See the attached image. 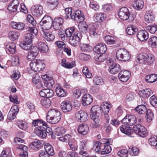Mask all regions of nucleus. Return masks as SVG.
Here are the masks:
<instances>
[{"instance_id": "11", "label": "nucleus", "mask_w": 157, "mask_h": 157, "mask_svg": "<svg viewBox=\"0 0 157 157\" xmlns=\"http://www.w3.org/2000/svg\"><path fill=\"white\" fill-rule=\"evenodd\" d=\"M44 126H39L35 129V132L36 134L42 138H44L47 136L45 132L46 128Z\"/></svg>"}, {"instance_id": "64", "label": "nucleus", "mask_w": 157, "mask_h": 157, "mask_svg": "<svg viewBox=\"0 0 157 157\" xmlns=\"http://www.w3.org/2000/svg\"><path fill=\"white\" fill-rule=\"evenodd\" d=\"M149 144L153 146H154L157 144V138L155 136L151 137L148 140Z\"/></svg>"}, {"instance_id": "7", "label": "nucleus", "mask_w": 157, "mask_h": 157, "mask_svg": "<svg viewBox=\"0 0 157 157\" xmlns=\"http://www.w3.org/2000/svg\"><path fill=\"white\" fill-rule=\"evenodd\" d=\"M102 142H104V145L102 150L101 151V154L102 155L107 154L110 153L112 150L111 147L108 144H111L112 143L113 140L111 139H104L101 140Z\"/></svg>"}, {"instance_id": "18", "label": "nucleus", "mask_w": 157, "mask_h": 157, "mask_svg": "<svg viewBox=\"0 0 157 157\" xmlns=\"http://www.w3.org/2000/svg\"><path fill=\"white\" fill-rule=\"evenodd\" d=\"M101 107H102V109L104 112L105 117L108 122L109 121V117L107 114L109 112L110 108L111 107V105L109 103L104 102L101 103Z\"/></svg>"}, {"instance_id": "20", "label": "nucleus", "mask_w": 157, "mask_h": 157, "mask_svg": "<svg viewBox=\"0 0 157 157\" xmlns=\"http://www.w3.org/2000/svg\"><path fill=\"white\" fill-rule=\"evenodd\" d=\"M17 148L20 150V152L19 155L20 157H27L28 156V148L27 146L21 144L19 145Z\"/></svg>"}, {"instance_id": "12", "label": "nucleus", "mask_w": 157, "mask_h": 157, "mask_svg": "<svg viewBox=\"0 0 157 157\" xmlns=\"http://www.w3.org/2000/svg\"><path fill=\"white\" fill-rule=\"evenodd\" d=\"M19 108L17 105L12 106L9 111L7 115V118L10 120H13L18 113Z\"/></svg>"}, {"instance_id": "10", "label": "nucleus", "mask_w": 157, "mask_h": 157, "mask_svg": "<svg viewBox=\"0 0 157 157\" xmlns=\"http://www.w3.org/2000/svg\"><path fill=\"white\" fill-rule=\"evenodd\" d=\"M118 15L120 19L123 20H126L129 18L130 14L128 9L123 7L120 9Z\"/></svg>"}, {"instance_id": "1", "label": "nucleus", "mask_w": 157, "mask_h": 157, "mask_svg": "<svg viewBox=\"0 0 157 157\" xmlns=\"http://www.w3.org/2000/svg\"><path fill=\"white\" fill-rule=\"evenodd\" d=\"M26 29L30 33L25 35L24 42L20 44V46L21 48L25 50L30 49L32 47L31 44L32 40L34 38V36H36L38 33L37 29L34 27H28Z\"/></svg>"}, {"instance_id": "40", "label": "nucleus", "mask_w": 157, "mask_h": 157, "mask_svg": "<svg viewBox=\"0 0 157 157\" xmlns=\"http://www.w3.org/2000/svg\"><path fill=\"white\" fill-rule=\"evenodd\" d=\"M104 13H97L94 16V21L98 22H101L104 20Z\"/></svg>"}, {"instance_id": "26", "label": "nucleus", "mask_w": 157, "mask_h": 157, "mask_svg": "<svg viewBox=\"0 0 157 157\" xmlns=\"http://www.w3.org/2000/svg\"><path fill=\"white\" fill-rule=\"evenodd\" d=\"M90 117L93 120L91 126L93 128H96L99 127L100 126L99 124L100 119L98 115H90Z\"/></svg>"}, {"instance_id": "29", "label": "nucleus", "mask_w": 157, "mask_h": 157, "mask_svg": "<svg viewBox=\"0 0 157 157\" xmlns=\"http://www.w3.org/2000/svg\"><path fill=\"white\" fill-rule=\"evenodd\" d=\"M43 35L45 40L47 41H52L55 38V36L52 32H50L48 30L43 31Z\"/></svg>"}, {"instance_id": "2", "label": "nucleus", "mask_w": 157, "mask_h": 157, "mask_svg": "<svg viewBox=\"0 0 157 157\" xmlns=\"http://www.w3.org/2000/svg\"><path fill=\"white\" fill-rule=\"evenodd\" d=\"M61 117L60 113L59 111L55 109H51L48 112L46 120L48 122L55 124L59 121Z\"/></svg>"}, {"instance_id": "50", "label": "nucleus", "mask_w": 157, "mask_h": 157, "mask_svg": "<svg viewBox=\"0 0 157 157\" xmlns=\"http://www.w3.org/2000/svg\"><path fill=\"white\" fill-rule=\"evenodd\" d=\"M11 151L10 148H5L2 151L1 157H12Z\"/></svg>"}, {"instance_id": "8", "label": "nucleus", "mask_w": 157, "mask_h": 157, "mask_svg": "<svg viewBox=\"0 0 157 157\" xmlns=\"http://www.w3.org/2000/svg\"><path fill=\"white\" fill-rule=\"evenodd\" d=\"M137 121L136 117L133 115L126 116L121 121L123 124L129 125H132Z\"/></svg>"}, {"instance_id": "63", "label": "nucleus", "mask_w": 157, "mask_h": 157, "mask_svg": "<svg viewBox=\"0 0 157 157\" xmlns=\"http://www.w3.org/2000/svg\"><path fill=\"white\" fill-rule=\"evenodd\" d=\"M145 63L149 64L153 63L155 61V59L153 55L151 54H149L147 55Z\"/></svg>"}, {"instance_id": "36", "label": "nucleus", "mask_w": 157, "mask_h": 157, "mask_svg": "<svg viewBox=\"0 0 157 157\" xmlns=\"http://www.w3.org/2000/svg\"><path fill=\"white\" fill-rule=\"evenodd\" d=\"M40 141L37 140L31 143L29 146V147L32 150L37 151L40 148Z\"/></svg>"}, {"instance_id": "47", "label": "nucleus", "mask_w": 157, "mask_h": 157, "mask_svg": "<svg viewBox=\"0 0 157 157\" xmlns=\"http://www.w3.org/2000/svg\"><path fill=\"white\" fill-rule=\"evenodd\" d=\"M105 42L108 44L112 45L116 43V40L115 38L112 36L109 35L106 36L104 38Z\"/></svg>"}, {"instance_id": "22", "label": "nucleus", "mask_w": 157, "mask_h": 157, "mask_svg": "<svg viewBox=\"0 0 157 157\" xmlns=\"http://www.w3.org/2000/svg\"><path fill=\"white\" fill-rule=\"evenodd\" d=\"M40 95L42 97L51 98L54 95V92L53 90L49 89H46L42 90L40 92Z\"/></svg>"}, {"instance_id": "42", "label": "nucleus", "mask_w": 157, "mask_h": 157, "mask_svg": "<svg viewBox=\"0 0 157 157\" xmlns=\"http://www.w3.org/2000/svg\"><path fill=\"white\" fill-rule=\"evenodd\" d=\"M65 18L66 19L71 18L72 19H75V17L73 15V11H72V9L71 8H67L65 9Z\"/></svg>"}, {"instance_id": "28", "label": "nucleus", "mask_w": 157, "mask_h": 157, "mask_svg": "<svg viewBox=\"0 0 157 157\" xmlns=\"http://www.w3.org/2000/svg\"><path fill=\"white\" fill-rule=\"evenodd\" d=\"M73 15L75 16V19L74 20L79 22H82L84 21L85 19L83 13L79 10H77L75 12L73 11Z\"/></svg>"}, {"instance_id": "3", "label": "nucleus", "mask_w": 157, "mask_h": 157, "mask_svg": "<svg viewBox=\"0 0 157 157\" xmlns=\"http://www.w3.org/2000/svg\"><path fill=\"white\" fill-rule=\"evenodd\" d=\"M39 25L42 32L48 30L52 26V19L49 16H45L40 22Z\"/></svg>"}, {"instance_id": "35", "label": "nucleus", "mask_w": 157, "mask_h": 157, "mask_svg": "<svg viewBox=\"0 0 157 157\" xmlns=\"http://www.w3.org/2000/svg\"><path fill=\"white\" fill-rule=\"evenodd\" d=\"M102 107L98 105H95L93 106L91 109L90 115H95L100 114L102 113Z\"/></svg>"}, {"instance_id": "9", "label": "nucleus", "mask_w": 157, "mask_h": 157, "mask_svg": "<svg viewBox=\"0 0 157 157\" xmlns=\"http://www.w3.org/2000/svg\"><path fill=\"white\" fill-rule=\"evenodd\" d=\"M31 11L34 16L39 17L43 13V8L40 5H35L32 7Z\"/></svg>"}, {"instance_id": "54", "label": "nucleus", "mask_w": 157, "mask_h": 157, "mask_svg": "<svg viewBox=\"0 0 157 157\" xmlns=\"http://www.w3.org/2000/svg\"><path fill=\"white\" fill-rule=\"evenodd\" d=\"M126 31L128 35L132 36L134 35L137 31V29L136 28L132 25L128 27Z\"/></svg>"}, {"instance_id": "59", "label": "nucleus", "mask_w": 157, "mask_h": 157, "mask_svg": "<svg viewBox=\"0 0 157 157\" xmlns=\"http://www.w3.org/2000/svg\"><path fill=\"white\" fill-rule=\"evenodd\" d=\"M117 155L120 157H128V151L127 149H122L118 152Z\"/></svg>"}, {"instance_id": "6", "label": "nucleus", "mask_w": 157, "mask_h": 157, "mask_svg": "<svg viewBox=\"0 0 157 157\" xmlns=\"http://www.w3.org/2000/svg\"><path fill=\"white\" fill-rule=\"evenodd\" d=\"M82 36V34L80 32L75 33L73 36H71L69 40L70 44L74 46L78 45Z\"/></svg>"}, {"instance_id": "25", "label": "nucleus", "mask_w": 157, "mask_h": 157, "mask_svg": "<svg viewBox=\"0 0 157 157\" xmlns=\"http://www.w3.org/2000/svg\"><path fill=\"white\" fill-rule=\"evenodd\" d=\"M121 69V67L119 64L113 63L110 66L109 71L112 74H115L118 73Z\"/></svg>"}, {"instance_id": "44", "label": "nucleus", "mask_w": 157, "mask_h": 157, "mask_svg": "<svg viewBox=\"0 0 157 157\" xmlns=\"http://www.w3.org/2000/svg\"><path fill=\"white\" fill-rule=\"evenodd\" d=\"M135 110L140 114H144L147 111L146 106L144 105H140L137 106Z\"/></svg>"}, {"instance_id": "15", "label": "nucleus", "mask_w": 157, "mask_h": 157, "mask_svg": "<svg viewBox=\"0 0 157 157\" xmlns=\"http://www.w3.org/2000/svg\"><path fill=\"white\" fill-rule=\"evenodd\" d=\"M130 72L127 70H122L119 73L118 77L121 81L125 82H127L129 78Z\"/></svg>"}, {"instance_id": "39", "label": "nucleus", "mask_w": 157, "mask_h": 157, "mask_svg": "<svg viewBox=\"0 0 157 157\" xmlns=\"http://www.w3.org/2000/svg\"><path fill=\"white\" fill-rule=\"evenodd\" d=\"M44 148L45 152L50 156H53L54 155L53 149L52 146L48 143H46L44 145Z\"/></svg>"}, {"instance_id": "62", "label": "nucleus", "mask_w": 157, "mask_h": 157, "mask_svg": "<svg viewBox=\"0 0 157 157\" xmlns=\"http://www.w3.org/2000/svg\"><path fill=\"white\" fill-rule=\"evenodd\" d=\"M80 47L81 50L84 52H89L91 49V47L89 45L85 44H81Z\"/></svg>"}, {"instance_id": "21", "label": "nucleus", "mask_w": 157, "mask_h": 157, "mask_svg": "<svg viewBox=\"0 0 157 157\" xmlns=\"http://www.w3.org/2000/svg\"><path fill=\"white\" fill-rule=\"evenodd\" d=\"M89 128L87 124H81L78 128V133L82 135H86L88 133Z\"/></svg>"}, {"instance_id": "33", "label": "nucleus", "mask_w": 157, "mask_h": 157, "mask_svg": "<svg viewBox=\"0 0 157 157\" xmlns=\"http://www.w3.org/2000/svg\"><path fill=\"white\" fill-rule=\"evenodd\" d=\"M79 143V140H72L68 143L70 149L72 151H77L78 148V144Z\"/></svg>"}, {"instance_id": "4", "label": "nucleus", "mask_w": 157, "mask_h": 157, "mask_svg": "<svg viewBox=\"0 0 157 157\" xmlns=\"http://www.w3.org/2000/svg\"><path fill=\"white\" fill-rule=\"evenodd\" d=\"M116 57L119 60L125 62L130 59L131 56L126 49L120 48L117 52Z\"/></svg>"}, {"instance_id": "17", "label": "nucleus", "mask_w": 157, "mask_h": 157, "mask_svg": "<svg viewBox=\"0 0 157 157\" xmlns=\"http://www.w3.org/2000/svg\"><path fill=\"white\" fill-rule=\"evenodd\" d=\"M63 23V20L62 18L58 17L55 18L54 21H52V25L55 29L59 30L62 28Z\"/></svg>"}, {"instance_id": "16", "label": "nucleus", "mask_w": 157, "mask_h": 157, "mask_svg": "<svg viewBox=\"0 0 157 157\" xmlns=\"http://www.w3.org/2000/svg\"><path fill=\"white\" fill-rule=\"evenodd\" d=\"M95 52L98 54H104L107 50V47L104 44L100 43L97 44L94 48Z\"/></svg>"}, {"instance_id": "53", "label": "nucleus", "mask_w": 157, "mask_h": 157, "mask_svg": "<svg viewBox=\"0 0 157 157\" xmlns=\"http://www.w3.org/2000/svg\"><path fill=\"white\" fill-rule=\"evenodd\" d=\"M17 125L20 129L25 130L28 128V124L26 122L24 121L19 120L17 122Z\"/></svg>"}, {"instance_id": "38", "label": "nucleus", "mask_w": 157, "mask_h": 157, "mask_svg": "<svg viewBox=\"0 0 157 157\" xmlns=\"http://www.w3.org/2000/svg\"><path fill=\"white\" fill-rule=\"evenodd\" d=\"M157 80V75L154 74L149 75L145 77V81L148 83H152Z\"/></svg>"}, {"instance_id": "51", "label": "nucleus", "mask_w": 157, "mask_h": 157, "mask_svg": "<svg viewBox=\"0 0 157 157\" xmlns=\"http://www.w3.org/2000/svg\"><path fill=\"white\" fill-rule=\"evenodd\" d=\"M56 92L57 95L59 97H63L66 95V92L62 87H57L56 89Z\"/></svg>"}, {"instance_id": "49", "label": "nucleus", "mask_w": 157, "mask_h": 157, "mask_svg": "<svg viewBox=\"0 0 157 157\" xmlns=\"http://www.w3.org/2000/svg\"><path fill=\"white\" fill-rule=\"evenodd\" d=\"M94 83L96 85H102L104 84V81L101 76H96L93 78Z\"/></svg>"}, {"instance_id": "58", "label": "nucleus", "mask_w": 157, "mask_h": 157, "mask_svg": "<svg viewBox=\"0 0 157 157\" xmlns=\"http://www.w3.org/2000/svg\"><path fill=\"white\" fill-rule=\"evenodd\" d=\"M75 28L74 27L69 28L66 29L65 31V34L67 37H70L71 36L73 35L75 31Z\"/></svg>"}, {"instance_id": "46", "label": "nucleus", "mask_w": 157, "mask_h": 157, "mask_svg": "<svg viewBox=\"0 0 157 157\" xmlns=\"http://www.w3.org/2000/svg\"><path fill=\"white\" fill-rule=\"evenodd\" d=\"M62 66L68 68H71L75 66V61H72L71 63H66V61L65 59H63L61 63Z\"/></svg>"}, {"instance_id": "5", "label": "nucleus", "mask_w": 157, "mask_h": 157, "mask_svg": "<svg viewBox=\"0 0 157 157\" xmlns=\"http://www.w3.org/2000/svg\"><path fill=\"white\" fill-rule=\"evenodd\" d=\"M133 130L136 134L141 137H145L147 135V130L145 127L140 124L134 125L133 127Z\"/></svg>"}, {"instance_id": "31", "label": "nucleus", "mask_w": 157, "mask_h": 157, "mask_svg": "<svg viewBox=\"0 0 157 157\" xmlns=\"http://www.w3.org/2000/svg\"><path fill=\"white\" fill-rule=\"evenodd\" d=\"M104 145L103 143L99 141H96L94 144L92 150L94 152L98 153L101 152V148L103 147Z\"/></svg>"}, {"instance_id": "52", "label": "nucleus", "mask_w": 157, "mask_h": 157, "mask_svg": "<svg viewBox=\"0 0 157 157\" xmlns=\"http://www.w3.org/2000/svg\"><path fill=\"white\" fill-rule=\"evenodd\" d=\"M32 125L35 127L37 126H39L42 125L46 127L47 126V124L42 120L39 119L33 120Z\"/></svg>"}, {"instance_id": "43", "label": "nucleus", "mask_w": 157, "mask_h": 157, "mask_svg": "<svg viewBox=\"0 0 157 157\" xmlns=\"http://www.w3.org/2000/svg\"><path fill=\"white\" fill-rule=\"evenodd\" d=\"M11 24L12 27L13 28L19 30H22L25 26L24 24L21 22H11Z\"/></svg>"}, {"instance_id": "24", "label": "nucleus", "mask_w": 157, "mask_h": 157, "mask_svg": "<svg viewBox=\"0 0 157 157\" xmlns=\"http://www.w3.org/2000/svg\"><path fill=\"white\" fill-rule=\"evenodd\" d=\"M137 36L141 41H145L148 39V35L146 31L140 30L138 33Z\"/></svg>"}, {"instance_id": "14", "label": "nucleus", "mask_w": 157, "mask_h": 157, "mask_svg": "<svg viewBox=\"0 0 157 157\" xmlns=\"http://www.w3.org/2000/svg\"><path fill=\"white\" fill-rule=\"evenodd\" d=\"M75 116L77 120L81 122H85L88 119V114L82 111H80L77 113L75 114Z\"/></svg>"}, {"instance_id": "19", "label": "nucleus", "mask_w": 157, "mask_h": 157, "mask_svg": "<svg viewBox=\"0 0 157 157\" xmlns=\"http://www.w3.org/2000/svg\"><path fill=\"white\" fill-rule=\"evenodd\" d=\"M62 110L64 113L71 111L72 109V106L69 101H63L61 104Z\"/></svg>"}, {"instance_id": "41", "label": "nucleus", "mask_w": 157, "mask_h": 157, "mask_svg": "<svg viewBox=\"0 0 157 157\" xmlns=\"http://www.w3.org/2000/svg\"><path fill=\"white\" fill-rule=\"evenodd\" d=\"M149 46L152 48H155L157 46V37L153 36L149 38L148 41Z\"/></svg>"}, {"instance_id": "37", "label": "nucleus", "mask_w": 157, "mask_h": 157, "mask_svg": "<svg viewBox=\"0 0 157 157\" xmlns=\"http://www.w3.org/2000/svg\"><path fill=\"white\" fill-rule=\"evenodd\" d=\"M120 128L121 131L126 135H129L132 132V130L130 127L125 125H122Z\"/></svg>"}, {"instance_id": "56", "label": "nucleus", "mask_w": 157, "mask_h": 157, "mask_svg": "<svg viewBox=\"0 0 157 157\" xmlns=\"http://www.w3.org/2000/svg\"><path fill=\"white\" fill-rule=\"evenodd\" d=\"M154 117V114L151 110L148 109L146 111V117L147 121L150 122L153 119Z\"/></svg>"}, {"instance_id": "34", "label": "nucleus", "mask_w": 157, "mask_h": 157, "mask_svg": "<svg viewBox=\"0 0 157 157\" xmlns=\"http://www.w3.org/2000/svg\"><path fill=\"white\" fill-rule=\"evenodd\" d=\"M147 54L145 53H141L137 56L136 60L140 63H145Z\"/></svg>"}, {"instance_id": "13", "label": "nucleus", "mask_w": 157, "mask_h": 157, "mask_svg": "<svg viewBox=\"0 0 157 157\" xmlns=\"http://www.w3.org/2000/svg\"><path fill=\"white\" fill-rule=\"evenodd\" d=\"M38 53V50L36 46L31 47L28 52L27 59L30 61L34 59L37 55Z\"/></svg>"}, {"instance_id": "30", "label": "nucleus", "mask_w": 157, "mask_h": 157, "mask_svg": "<svg viewBox=\"0 0 157 157\" xmlns=\"http://www.w3.org/2000/svg\"><path fill=\"white\" fill-rule=\"evenodd\" d=\"M38 48V50L40 52L46 53L48 50V47L45 44L42 42H39L38 44V46L36 47Z\"/></svg>"}, {"instance_id": "61", "label": "nucleus", "mask_w": 157, "mask_h": 157, "mask_svg": "<svg viewBox=\"0 0 157 157\" xmlns=\"http://www.w3.org/2000/svg\"><path fill=\"white\" fill-rule=\"evenodd\" d=\"M66 130L63 127H59L56 128L55 129V134L57 136H60L64 133Z\"/></svg>"}, {"instance_id": "23", "label": "nucleus", "mask_w": 157, "mask_h": 157, "mask_svg": "<svg viewBox=\"0 0 157 157\" xmlns=\"http://www.w3.org/2000/svg\"><path fill=\"white\" fill-rule=\"evenodd\" d=\"M92 96L89 94H86L82 97V104L84 106L90 105L93 101Z\"/></svg>"}, {"instance_id": "55", "label": "nucleus", "mask_w": 157, "mask_h": 157, "mask_svg": "<svg viewBox=\"0 0 157 157\" xmlns=\"http://www.w3.org/2000/svg\"><path fill=\"white\" fill-rule=\"evenodd\" d=\"M51 102L50 100L48 98L42 99L41 101L42 105L46 108H48L50 106Z\"/></svg>"}, {"instance_id": "57", "label": "nucleus", "mask_w": 157, "mask_h": 157, "mask_svg": "<svg viewBox=\"0 0 157 157\" xmlns=\"http://www.w3.org/2000/svg\"><path fill=\"white\" fill-rule=\"evenodd\" d=\"M88 26L85 23H83L78 26L79 31L83 34L86 33L87 31Z\"/></svg>"}, {"instance_id": "27", "label": "nucleus", "mask_w": 157, "mask_h": 157, "mask_svg": "<svg viewBox=\"0 0 157 157\" xmlns=\"http://www.w3.org/2000/svg\"><path fill=\"white\" fill-rule=\"evenodd\" d=\"M145 19L146 22H152L155 19L154 14L151 10L147 11L145 15Z\"/></svg>"}, {"instance_id": "48", "label": "nucleus", "mask_w": 157, "mask_h": 157, "mask_svg": "<svg viewBox=\"0 0 157 157\" xmlns=\"http://www.w3.org/2000/svg\"><path fill=\"white\" fill-rule=\"evenodd\" d=\"M19 33L15 31H11L8 34L9 38L12 40H15L17 39L19 36Z\"/></svg>"}, {"instance_id": "45", "label": "nucleus", "mask_w": 157, "mask_h": 157, "mask_svg": "<svg viewBox=\"0 0 157 157\" xmlns=\"http://www.w3.org/2000/svg\"><path fill=\"white\" fill-rule=\"evenodd\" d=\"M16 45L13 42L8 43L6 46V48L11 54L14 53L16 51Z\"/></svg>"}, {"instance_id": "60", "label": "nucleus", "mask_w": 157, "mask_h": 157, "mask_svg": "<svg viewBox=\"0 0 157 157\" xmlns=\"http://www.w3.org/2000/svg\"><path fill=\"white\" fill-rule=\"evenodd\" d=\"M45 64L43 61L40 60H37V67L38 71H42L45 68Z\"/></svg>"}, {"instance_id": "32", "label": "nucleus", "mask_w": 157, "mask_h": 157, "mask_svg": "<svg viewBox=\"0 0 157 157\" xmlns=\"http://www.w3.org/2000/svg\"><path fill=\"white\" fill-rule=\"evenodd\" d=\"M132 6L137 10L141 9L144 6V2L142 0H135L132 2Z\"/></svg>"}]
</instances>
